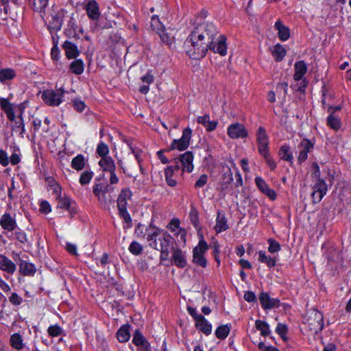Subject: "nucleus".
<instances>
[{"label":"nucleus","instance_id":"1","mask_svg":"<svg viewBox=\"0 0 351 351\" xmlns=\"http://www.w3.org/2000/svg\"><path fill=\"white\" fill-rule=\"evenodd\" d=\"M201 33H197L194 27L187 37L185 45L190 47L187 53L191 58L201 59L206 56L208 50L224 56L227 53L226 37L220 34L216 39V44H212L206 40Z\"/></svg>","mask_w":351,"mask_h":351},{"label":"nucleus","instance_id":"2","mask_svg":"<svg viewBox=\"0 0 351 351\" xmlns=\"http://www.w3.org/2000/svg\"><path fill=\"white\" fill-rule=\"evenodd\" d=\"M140 229L141 226L139 225L135 230L137 236L138 237H145L146 235L149 246L160 252V258L161 260H167L169 255V250L174 248L173 238L167 231L155 226H150L149 228H146L145 234H143L142 231L140 232Z\"/></svg>","mask_w":351,"mask_h":351},{"label":"nucleus","instance_id":"3","mask_svg":"<svg viewBox=\"0 0 351 351\" xmlns=\"http://www.w3.org/2000/svg\"><path fill=\"white\" fill-rule=\"evenodd\" d=\"M132 196V192L129 188L123 189L119 194L117 204L119 210V216L125 223L123 228H130L132 226V221L130 215L128 212V200Z\"/></svg>","mask_w":351,"mask_h":351},{"label":"nucleus","instance_id":"4","mask_svg":"<svg viewBox=\"0 0 351 351\" xmlns=\"http://www.w3.org/2000/svg\"><path fill=\"white\" fill-rule=\"evenodd\" d=\"M14 104L10 103L8 99L0 97V108L6 114L9 121L14 122L12 130L20 132L21 137L24 136L25 133V123L23 119H16L14 111Z\"/></svg>","mask_w":351,"mask_h":351},{"label":"nucleus","instance_id":"5","mask_svg":"<svg viewBox=\"0 0 351 351\" xmlns=\"http://www.w3.org/2000/svg\"><path fill=\"white\" fill-rule=\"evenodd\" d=\"M204 16H199L195 22L194 28L197 30V33H201L206 40L212 44H216V39L219 36L218 29L215 25L207 21H202Z\"/></svg>","mask_w":351,"mask_h":351},{"label":"nucleus","instance_id":"6","mask_svg":"<svg viewBox=\"0 0 351 351\" xmlns=\"http://www.w3.org/2000/svg\"><path fill=\"white\" fill-rule=\"evenodd\" d=\"M64 94V90L63 88H59L56 90L47 89L42 92L41 98L47 105L58 106L62 103Z\"/></svg>","mask_w":351,"mask_h":351},{"label":"nucleus","instance_id":"7","mask_svg":"<svg viewBox=\"0 0 351 351\" xmlns=\"http://www.w3.org/2000/svg\"><path fill=\"white\" fill-rule=\"evenodd\" d=\"M307 72V66L304 60L297 61L294 64L293 79L295 81H301L300 86L297 90L300 93H304L308 85V81L304 78Z\"/></svg>","mask_w":351,"mask_h":351},{"label":"nucleus","instance_id":"8","mask_svg":"<svg viewBox=\"0 0 351 351\" xmlns=\"http://www.w3.org/2000/svg\"><path fill=\"white\" fill-rule=\"evenodd\" d=\"M306 323L308 325L310 330L314 333L320 332L324 326V315L322 312L313 309L308 313Z\"/></svg>","mask_w":351,"mask_h":351},{"label":"nucleus","instance_id":"9","mask_svg":"<svg viewBox=\"0 0 351 351\" xmlns=\"http://www.w3.org/2000/svg\"><path fill=\"white\" fill-rule=\"evenodd\" d=\"M208 250V245L204 240H201L198 245L193 250V262L202 267L207 266V260L204 254Z\"/></svg>","mask_w":351,"mask_h":351},{"label":"nucleus","instance_id":"10","mask_svg":"<svg viewBox=\"0 0 351 351\" xmlns=\"http://www.w3.org/2000/svg\"><path fill=\"white\" fill-rule=\"evenodd\" d=\"M192 134V130L189 128H185L182 131V136L180 139H174L170 146L171 149H178L184 151L186 149L190 144Z\"/></svg>","mask_w":351,"mask_h":351},{"label":"nucleus","instance_id":"11","mask_svg":"<svg viewBox=\"0 0 351 351\" xmlns=\"http://www.w3.org/2000/svg\"><path fill=\"white\" fill-rule=\"evenodd\" d=\"M256 138L258 153L269 150V136L263 127L260 126L258 128L256 133Z\"/></svg>","mask_w":351,"mask_h":351},{"label":"nucleus","instance_id":"12","mask_svg":"<svg viewBox=\"0 0 351 351\" xmlns=\"http://www.w3.org/2000/svg\"><path fill=\"white\" fill-rule=\"evenodd\" d=\"M227 134L230 138H245L248 133L244 125L239 123L231 124L227 129Z\"/></svg>","mask_w":351,"mask_h":351},{"label":"nucleus","instance_id":"13","mask_svg":"<svg viewBox=\"0 0 351 351\" xmlns=\"http://www.w3.org/2000/svg\"><path fill=\"white\" fill-rule=\"evenodd\" d=\"M58 201V207L67 210L71 217H73L77 213V206L75 201L69 197L64 195L56 199Z\"/></svg>","mask_w":351,"mask_h":351},{"label":"nucleus","instance_id":"14","mask_svg":"<svg viewBox=\"0 0 351 351\" xmlns=\"http://www.w3.org/2000/svg\"><path fill=\"white\" fill-rule=\"evenodd\" d=\"M0 226L8 232H13L18 227L16 215H12L8 212L3 213L0 217Z\"/></svg>","mask_w":351,"mask_h":351},{"label":"nucleus","instance_id":"15","mask_svg":"<svg viewBox=\"0 0 351 351\" xmlns=\"http://www.w3.org/2000/svg\"><path fill=\"white\" fill-rule=\"evenodd\" d=\"M14 259H19V272L23 276H32L36 272V267L34 264L20 258L19 253L14 254Z\"/></svg>","mask_w":351,"mask_h":351},{"label":"nucleus","instance_id":"16","mask_svg":"<svg viewBox=\"0 0 351 351\" xmlns=\"http://www.w3.org/2000/svg\"><path fill=\"white\" fill-rule=\"evenodd\" d=\"M298 147L300 149V152L298 157V161L300 164H302L307 159L308 153L313 150L314 143L308 138H304L300 142Z\"/></svg>","mask_w":351,"mask_h":351},{"label":"nucleus","instance_id":"17","mask_svg":"<svg viewBox=\"0 0 351 351\" xmlns=\"http://www.w3.org/2000/svg\"><path fill=\"white\" fill-rule=\"evenodd\" d=\"M258 299L262 308L265 310H270L280 306V300L278 298H271L266 292H261Z\"/></svg>","mask_w":351,"mask_h":351},{"label":"nucleus","instance_id":"18","mask_svg":"<svg viewBox=\"0 0 351 351\" xmlns=\"http://www.w3.org/2000/svg\"><path fill=\"white\" fill-rule=\"evenodd\" d=\"M254 182L257 188L263 194L267 196L271 200H275L276 199L277 195L276 191L269 187L263 178L257 176L255 178Z\"/></svg>","mask_w":351,"mask_h":351},{"label":"nucleus","instance_id":"19","mask_svg":"<svg viewBox=\"0 0 351 351\" xmlns=\"http://www.w3.org/2000/svg\"><path fill=\"white\" fill-rule=\"evenodd\" d=\"M193 154L192 152L188 151L181 154L178 158L182 166V172L186 171L191 173L193 170Z\"/></svg>","mask_w":351,"mask_h":351},{"label":"nucleus","instance_id":"20","mask_svg":"<svg viewBox=\"0 0 351 351\" xmlns=\"http://www.w3.org/2000/svg\"><path fill=\"white\" fill-rule=\"evenodd\" d=\"M171 258L174 265L179 268H184L187 265L186 252L179 247L173 248Z\"/></svg>","mask_w":351,"mask_h":351},{"label":"nucleus","instance_id":"21","mask_svg":"<svg viewBox=\"0 0 351 351\" xmlns=\"http://www.w3.org/2000/svg\"><path fill=\"white\" fill-rule=\"evenodd\" d=\"M0 270L12 275L16 270V265L5 255L0 254Z\"/></svg>","mask_w":351,"mask_h":351},{"label":"nucleus","instance_id":"22","mask_svg":"<svg viewBox=\"0 0 351 351\" xmlns=\"http://www.w3.org/2000/svg\"><path fill=\"white\" fill-rule=\"evenodd\" d=\"M88 16L92 19L97 21L100 17V12L99 4L95 0L88 1L85 7Z\"/></svg>","mask_w":351,"mask_h":351},{"label":"nucleus","instance_id":"23","mask_svg":"<svg viewBox=\"0 0 351 351\" xmlns=\"http://www.w3.org/2000/svg\"><path fill=\"white\" fill-rule=\"evenodd\" d=\"M132 342L135 346L140 347L145 351H148L150 348L149 343L139 330H136L134 332Z\"/></svg>","mask_w":351,"mask_h":351},{"label":"nucleus","instance_id":"24","mask_svg":"<svg viewBox=\"0 0 351 351\" xmlns=\"http://www.w3.org/2000/svg\"><path fill=\"white\" fill-rule=\"evenodd\" d=\"M229 228L228 221L222 211H218L216 218V223L214 227L215 232L219 234Z\"/></svg>","mask_w":351,"mask_h":351},{"label":"nucleus","instance_id":"25","mask_svg":"<svg viewBox=\"0 0 351 351\" xmlns=\"http://www.w3.org/2000/svg\"><path fill=\"white\" fill-rule=\"evenodd\" d=\"M62 48L64 50L65 56L68 59H74L80 55V51L77 45L69 40H66L63 45Z\"/></svg>","mask_w":351,"mask_h":351},{"label":"nucleus","instance_id":"26","mask_svg":"<svg viewBox=\"0 0 351 351\" xmlns=\"http://www.w3.org/2000/svg\"><path fill=\"white\" fill-rule=\"evenodd\" d=\"M197 122L202 125L208 132L214 131L218 124L217 121H210V115L205 114L203 116H199L197 118Z\"/></svg>","mask_w":351,"mask_h":351},{"label":"nucleus","instance_id":"27","mask_svg":"<svg viewBox=\"0 0 351 351\" xmlns=\"http://www.w3.org/2000/svg\"><path fill=\"white\" fill-rule=\"evenodd\" d=\"M196 328L206 335H209L212 332L211 324L202 315L195 322Z\"/></svg>","mask_w":351,"mask_h":351},{"label":"nucleus","instance_id":"28","mask_svg":"<svg viewBox=\"0 0 351 351\" xmlns=\"http://www.w3.org/2000/svg\"><path fill=\"white\" fill-rule=\"evenodd\" d=\"M98 165L104 172H109L112 171V170H116L114 160L111 156L101 158L98 162Z\"/></svg>","mask_w":351,"mask_h":351},{"label":"nucleus","instance_id":"29","mask_svg":"<svg viewBox=\"0 0 351 351\" xmlns=\"http://www.w3.org/2000/svg\"><path fill=\"white\" fill-rule=\"evenodd\" d=\"M271 53L276 62H281L287 54L285 48L280 44L274 45L271 49Z\"/></svg>","mask_w":351,"mask_h":351},{"label":"nucleus","instance_id":"30","mask_svg":"<svg viewBox=\"0 0 351 351\" xmlns=\"http://www.w3.org/2000/svg\"><path fill=\"white\" fill-rule=\"evenodd\" d=\"M275 27L278 30V38L282 41L287 40L290 37L289 29L284 25L280 21H277L275 23Z\"/></svg>","mask_w":351,"mask_h":351},{"label":"nucleus","instance_id":"31","mask_svg":"<svg viewBox=\"0 0 351 351\" xmlns=\"http://www.w3.org/2000/svg\"><path fill=\"white\" fill-rule=\"evenodd\" d=\"M108 191V185L101 183L95 184L93 186V193L99 201L106 198V194Z\"/></svg>","mask_w":351,"mask_h":351},{"label":"nucleus","instance_id":"32","mask_svg":"<svg viewBox=\"0 0 351 351\" xmlns=\"http://www.w3.org/2000/svg\"><path fill=\"white\" fill-rule=\"evenodd\" d=\"M180 221L178 218L172 219L167 228L171 232H175L176 234H181V239H185V231L180 227Z\"/></svg>","mask_w":351,"mask_h":351},{"label":"nucleus","instance_id":"33","mask_svg":"<svg viewBox=\"0 0 351 351\" xmlns=\"http://www.w3.org/2000/svg\"><path fill=\"white\" fill-rule=\"evenodd\" d=\"M258 261L261 263H265L269 268L275 267L276 264V259L274 257L267 256L265 251H259L258 252Z\"/></svg>","mask_w":351,"mask_h":351},{"label":"nucleus","instance_id":"34","mask_svg":"<svg viewBox=\"0 0 351 351\" xmlns=\"http://www.w3.org/2000/svg\"><path fill=\"white\" fill-rule=\"evenodd\" d=\"M278 154L282 160L290 163L293 162V156L289 145H282L279 149Z\"/></svg>","mask_w":351,"mask_h":351},{"label":"nucleus","instance_id":"35","mask_svg":"<svg viewBox=\"0 0 351 351\" xmlns=\"http://www.w3.org/2000/svg\"><path fill=\"white\" fill-rule=\"evenodd\" d=\"M130 326L128 324L123 325L117 332V337L119 341L124 343L129 340L130 333L129 331Z\"/></svg>","mask_w":351,"mask_h":351},{"label":"nucleus","instance_id":"36","mask_svg":"<svg viewBox=\"0 0 351 351\" xmlns=\"http://www.w3.org/2000/svg\"><path fill=\"white\" fill-rule=\"evenodd\" d=\"M10 343L12 347L17 350H20L23 348L24 343L23 337L18 332L14 333L11 335Z\"/></svg>","mask_w":351,"mask_h":351},{"label":"nucleus","instance_id":"37","mask_svg":"<svg viewBox=\"0 0 351 351\" xmlns=\"http://www.w3.org/2000/svg\"><path fill=\"white\" fill-rule=\"evenodd\" d=\"M30 7L36 12H43L48 5L49 0H29Z\"/></svg>","mask_w":351,"mask_h":351},{"label":"nucleus","instance_id":"38","mask_svg":"<svg viewBox=\"0 0 351 351\" xmlns=\"http://www.w3.org/2000/svg\"><path fill=\"white\" fill-rule=\"evenodd\" d=\"M85 157L82 154H77L71 161V167L76 171H81L85 167Z\"/></svg>","mask_w":351,"mask_h":351},{"label":"nucleus","instance_id":"39","mask_svg":"<svg viewBox=\"0 0 351 351\" xmlns=\"http://www.w3.org/2000/svg\"><path fill=\"white\" fill-rule=\"evenodd\" d=\"M70 71L75 75H81L84 70V64L82 60L75 59L69 66Z\"/></svg>","mask_w":351,"mask_h":351},{"label":"nucleus","instance_id":"40","mask_svg":"<svg viewBox=\"0 0 351 351\" xmlns=\"http://www.w3.org/2000/svg\"><path fill=\"white\" fill-rule=\"evenodd\" d=\"M255 326L256 329L260 331L262 336L267 337L271 334L269 326L265 321L261 319L256 320L255 322Z\"/></svg>","mask_w":351,"mask_h":351},{"label":"nucleus","instance_id":"41","mask_svg":"<svg viewBox=\"0 0 351 351\" xmlns=\"http://www.w3.org/2000/svg\"><path fill=\"white\" fill-rule=\"evenodd\" d=\"M12 239L16 240L21 244H25L28 242L27 234L21 229L16 228L12 233Z\"/></svg>","mask_w":351,"mask_h":351},{"label":"nucleus","instance_id":"42","mask_svg":"<svg viewBox=\"0 0 351 351\" xmlns=\"http://www.w3.org/2000/svg\"><path fill=\"white\" fill-rule=\"evenodd\" d=\"M16 77V72L12 69H3L0 70V82L3 83L5 81L11 80Z\"/></svg>","mask_w":351,"mask_h":351},{"label":"nucleus","instance_id":"43","mask_svg":"<svg viewBox=\"0 0 351 351\" xmlns=\"http://www.w3.org/2000/svg\"><path fill=\"white\" fill-rule=\"evenodd\" d=\"M109 152H110V150H109V147H108V145L106 144L103 141H99V143L97 144V148H96L97 154L99 157H101V158H102L109 156H108Z\"/></svg>","mask_w":351,"mask_h":351},{"label":"nucleus","instance_id":"44","mask_svg":"<svg viewBox=\"0 0 351 351\" xmlns=\"http://www.w3.org/2000/svg\"><path fill=\"white\" fill-rule=\"evenodd\" d=\"M165 177L166 182L169 186L173 187L177 185V175L172 173L171 168H166L165 169Z\"/></svg>","mask_w":351,"mask_h":351},{"label":"nucleus","instance_id":"45","mask_svg":"<svg viewBox=\"0 0 351 351\" xmlns=\"http://www.w3.org/2000/svg\"><path fill=\"white\" fill-rule=\"evenodd\" d=\"M159 35L162 42L165 43L167 45H170L172 44L173 41V37L171 36L167 32L166 29L164 27L158 28V32H157Z\"/></svg>","mask_w":351,"mask_h":351},{"label":"nucleus","instance_id":"46","mask_svg":"<svg viewBox=\"0 0 351 351\" xmlns=\"http://www.w3.org/2000/svg\"><path fill=\"white\" fill-rule=\"evenodd\" d=\"M230 332V326L228 325L219 326L215 330V335L218 339H223Z\"/></svg>","mask_w":351,"mask_h":351},{"label":"nucleus","instance_id":"47","mask_svg":"<svg viewBox=\"0 0 351 351\" xmlns=\"http://www.w3.org/2000/svg\"><path fill=\"white\" fill-rule=\"evenodd\" d=\"M313 190L316 191L317 192H319V193L322 194H326L328 188L327 185L324 181V179H319L317 180L316 183L313 186Z\"/></svg>","mask_w":351,"mask_h":351},{"label":"nucleus","instance_id":"48","mask_svg":"<svg viewBox=\"0 0 351 351\" xmlns=\"http://www.w3.org/2000/svg\"><path fill=\"white\" fill-rule=\"evenodd\" d=\"M265 159L267 166L271 171H274L276 168V163L273 160L269 154V150L259 153Z\"/></svg>","mask_w":351,"mask_h":351},{"label":"nucleus","instance_id":"49","mask_svg":"<svg viewBox=\"0 0 351 351\" xmlns=\"http://www.w3.org/2000/svg\"><path fill=\"white\" fill-rule=\"evenodd\" d=\"M48 335L52 337H56L63 334L64 330L58 325H51L47 329Z\"/></svg>","mask_w":351,"mask_h":351},{"label":"nucleus","instance_id":"50","mask_svg":"<svg viewBox=\"0 0 351 351\" xmlns=\"http://www.w3.org/2000/svg\"><path fill=\"white\" fill-rule=\"evenodd\" d=\"M93 171L90 170L84 171L80 175L79 182L82 185L87 184L90 182V180L93 178Z\"/></svg>","mask_w":351,"mask_h":351},{"label":"nucleus","instance_id":"51","mask_svg":"<svg viewBox=\"0 0 351 351\" xmlns=\"http://www.w3.org/2000/svg\"><path fill=\"white\" fill-rule=\"evenodd\" d=\"M327 124L330 128L335 130H339L341 127L340 120L332 114H330L328 117Z\"/></svg>","mask_w":351,"mask_h":351},{"label":"nucleus","instance_id":"52","mask_svg":"<svg viewBox=\"0 0 351 351\" xmlns=\"http://www.w3.org/2000/svg\"><path fill=\"white\" fill-rule=\"evenodd\" d=\"M143 245L135 241H132L128 247L130 252L135 256L141 254L143 252Z\"/></svg>","mask_w":351,"mask_h":351},{"label":"nucleus","instance_id":"53","mask_svg":"<svg viewBox=\"0 0 351 351\" xmlns=\"http://www.w3.org/2000/svg\"><path fill=\"white\" fill-rule=\"evenodd\" d=\"M267 243L269 244L268 251L271 254L278 252L281 250V246L280 243L275 239L271 238L268 239Z\"/></svg>","mask_w":351,"mask_h":351},{"label":"nucleus","instance_id":"54","mask_svg":"<svg viewBox=\"0 0 351 351\" xmlns=\"http://www.w3.org/2000/svg\"><path fill=\"white\" fill-rule=\"evenodd\" d=\"M287 327L285 324L279 323L276 328V333L282 338L284 341H287Z\"/></svg>","mask_w":351,"mask_h":351},{"label":"nucleus","instance_id":"55","mask_svg":"<svg viewBox=\"0 0 351 351\" xmlns=\"http://www.w3.org/2000/svg\"><path fill=\"white\" fill-rule=\"evenodd\" d=\"M62 26V21H54L51 22V23L49 26V29L51 30V33L53 32H57L60 31Z\"/></svg>","mask_w":351,"mask_h":351},{"label":"nucleus","instance_id":"56","mask_svg":"<svg viewBox=\"0 0 351 351\" xmlns=\"http://www.w3.org/2000/svg\"><path fill=\"white\" fill-rule=\"evenodd\" d=\"M208 182V176L206 174H202L198 178L195 184V188L199 189L206 184Z\"/></svg>","mask_w":351,"mask_h":351},{"label":"nucleus","instance_id":"57","mask_svg":"<svg viewBox=\"0 0 351 351\" xmlns=\"http://www.w3.org/2000/svg\"><path fill=\"white\" fill-rule=\"evenodd\" d=\"M9 300L12 304L19 306L22 303L23 298L16 293H12L9 298Z\"/></svg>","mask_w":351,"mask_h":351},{"label":"nucleus","instance_id":"58","mask_svg":"<svg viewBox=\"0 0 351 351\" xmlns=\"http://www.w3.org/2000/svg\"><path fill=\"white\" fill-rule=\"evenodd\" d=\"M40 211L44 214H48L51 211L49 203L46 200H42L40 203Z\"/></svg>","mask_w":351,"mask_h":351},{"label":"nucleus","instance_id":"59","mask_svg":"<svg viewBox=\"0 0 351 351\" xmlns=\"http://www.w3.org/2000/svg\"><path fill=\"white\" fill-rule=\"evenodd\" d=\"M0 165L6 167L9 165V158L8 154L3 149H0Z\"/></svg>","mask_w":351,"mask_h":351},{"label":"nucleus","instance_id":"60","mask_svg":"<svg viewBox=\"0 0 351 351\" xmlns=\"http://www.w3.org/2000/svg\"><path fill=\"white\" fill-rule=\"evenodd\" d=\"M151 26L154 30L158 32V28H162L164 26L160 23L159 18L157 16H154L152 18Z\"/></svg>","mask_w":351,"mask_h":351},{"label":"nucleus","instance_id":"61","mask_svg":"<svg viewBox=\"0 0 351 351\" xmlns=\"http://www.w3.org/2000/svg\"><path fill=\"white\" fill-rule=\"evenodd\" d=\"M311 169L313 170L312 177L316 180L322 179L320 178L321 173L319 167L317 163L313 162L311 165Z\"/></svg>","mask_w":351,"mask_h":351},{"label":"nucleus","instance_id":"62","mask_svg":"<svg viewBox=\"0 0 351 351\" xmlns=\"http://www.w3.org/2000/svg\"><path fill=\"white\" fill-rule=\"evenodd\" d=\"M49 190L52 191V194L55 196L56 199L62 196V188L59 184L53 185Z\"/></svg>","mask_w":351,"mask_h":351},{"label":"nucleus","instance_id":"63","mask_svg":"<svg viewBox=\"0 0 351 351\" xmlns=\"http://www.w3.org/2000/svg\"><path fill=\"white\" fill-rule=\"evenodd\" d=\"M51 56L53 60H58L60 58V50L58 47V41L55 43L51 50Z\"/></svg>","mask_w":351,"mask_h":351},{"label":"nucleus","instance_id":"64","mask_svg":"<svg viewBox=\"0 0 351 351\" xmlns=\"http://www.w3.org/2000/svg\"><path fill=\"white\" fill-rule=\"evenodd\" d=\"M21 162V155L16 152H14L12 154L9 158V163L10 162L12 165H16Z\"/></svg>","mask_w":351,"mask_h":351}]
</instances>
